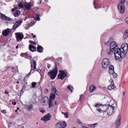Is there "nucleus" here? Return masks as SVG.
Segmentation results:
<instances>
[{
    "mask_svg": "<svg viewBox=\"0 0 128 128\" xmlns=\"http://www.w3.org/2000/svg\"><path fill=\"white\" fill-rule=\"evenodd\" d=\"M121 48L123 51H120L119 53L114 54V58L116 60L126 56L128 58V45L127 44H122L121 45Z\"/></svg>",
    "mask_w": 128,
    "mask_h": 128,
    "instance_id": "1",
    "label": "nucleus"
},
{
    "mask_svg": "<svg viewBox=\"0 0 128 128\" xmlns=\"http://www.w3.org/2000/svg\"><path fill=\"white\" fill-rule=\"evenodd\" d=\"M54 68L52 70H50V72L48 73V75L52 80H54L56 76L58 73V68L57 64L56 62L54 63Z\"/></svg>",
    "mask_w": 128,
    "mask_h": 128,
    "instance_id": "2",
    "label": "nucleus"
},
{
    "mask_svg": "<svg viewBox=\"0 0 128 128\" xmlns=\"http://www.w3.org/2000/svg\"><path fill=\"white\" fill-rule=\"evenodd\" d=\"M118 48V45L115 42H111L110 44V49L107 51L108 54L110 55L112 54L114 50Z\"/></svg>",
    "mask_w": 128,
    "mask_h": 128,
    "instance_id": "3",
    "label": "nucleus"
},
{
    "mask_svg": "<svg viewBox=\"0 0 128 128\" xmlns=\"http://www.w3.org/2000/svg\"><path fill=\"white\" fill-rule=\"evenodd\" d=\"M115 108V107L112 105H110L108 107L105 109L106 113L105 114L106 115L108 114L109 115H110L114 114Z\"/></svg>",
    "mask_w": 128,
    "mask_h": 128,
    "instance_id": "4",
    "label": "nucleus"
},
{
    "mask_svg": "<svg viewBox=\"0 0 128 128\" xmlns=\"http://www.w3.org/2000/svg\"><path fill=\"white\" fill-rule=\"evenodd\" d=\"M109 60L107 58H104L103 59L102 62V65L103 68L106 69L110 64Z\"/></svg>",
    "mask_w": 128,
    "mask_h": 128,
    "instance_id": "5",
    "label": "nucleus"
},
{
    "mask_svg": "<svg viewBox=\"0 0 128 128\" xmlns=\"http://www.w3.org/2000/svg\"><path fill=\"white\" fill-rule=\"evenodd\" d=\"M124 3L120 2L118 5V8L119 12L120 13H124Z\"/></svg>",
    "mask_w": 128,
    "mask_h": 128,
    "instance_id": "6",
    "label": "nucleus"
},
{
    "mask_svg": "<svg viewBox=\"0 0 128 128\" xmlns=\"http://www.w3.org/2000/svg\"><path fill=\"white\" fill-rule=\"evenodd\" d=\"M67 72L66 70H64L63 71L61 74H59L58 76V79H60L61 80H62L66 77L67 75Z\"/></svg>",
    "mask_w": 128,
    "mask_h": 128,
    "instance_id": "7",
    "label": "nucleus"
},
{
    "mask_svg": "<svg viewBox=\"0 0 128 128\" xmlns=\"http://www.w3.org/2000/svg\"><path fill=\"white\" fill-rule=\"evenodd\" d=\"M22 22V20L21 19L17 20L13 26L12 28L16 30L18 26L20 25Z\"/></svg>",
    "mask_w": 128,
    "mask_h": 128,
    "instance_id": "8",
    "label": "nucleus"
},
{
    "mask_svg": "<svg viewBox=\"0 0 128 128\" xmlns=\"http://www.w3.org/2000/svg\"><path fill=\"white\" fill-rule=\"evenodd\" d=\"M51 116L50 113H48L43 117L41 118V120L43 121H46L50 120Z\"/></svg>",
    "mask_w": 128,
    "mask_h": 128,
    "instance_id": "9",
    "label": "nucleus"
},
{
    "mask_svg": "<svg viewBox=\"0 0 128 128\" xmlns=\"http://www.w3.org/2000/svg\"><path fill=\"white\" fill-rule=\"evenodd\" d=\"M17 41H21L24 37L23 35L21 32H16L15 33Z\"/></svg>",
    "mask_w": 128,
    "mask_h": 128,
    "instance_id": "10",
    "label": "nucleus"
},
{
    "mask_svg": "<svg viewBox=\"0 0 128 128\" xmlns=\"http://www.w3.org/2000/svg\"><path fill=\"white\" fill-rule=\"evenodd\" d=\"M10 32V29L8 28L7 29L4 30L2 31V34L4 36H7Z\"/></svg>",
    "mask_w": 128,
    "mask_h": 128,
    "instance_id": "11",
    "label": "nucleus"
},
{
    "mask_svg": "<svg viewBox=\"0 0 128 128\" xmlns=\"http://www.w3.org/2000/svg\"><path fill=\"white\" fill-rule=\"evenodd\" d=\"M101 108H102V109L98 108H97V110L100 113L102 112L104 113V114H104V113H106V110H105H105H104L103 109L104 108H106V106H102Z\"/></svg>",
    "mask_w": 128,
    "mask_h": 128,
    "instance_id": "12",
    "label": "nucleus"
},
{
    "mask_svg": "<svg viewBox=\"0 0 128 128\" xmlns=\"http://www.w3.org/2000/svg\"><path fill=\"white\" fill-rule=\"evenodd\" d=\"M114 82L113 80L111 81L110 85L108 86V89L109 90H112L114 89Z\"/></svg>",
    "mask_w": 128,
    "mask_h": 128,
    "instance_id": "13",
    "label": "nucleus"
},
{
    "mask_svg": "<svg viewBox=\"0 0 128 128\" xmlns=\"http://www.w3.org/2000/svg\"><path fill=\"white\" fill-rule=\"evenodd\" d=\"M29 48L30 50L32 52H34L36 50V48L32 44H29Z\"/></svg>",
    "mask_w": 128,
    "mask_h": 128,
    "instance_id": "14",
    "label": "nucleus"
},
{
    "mask_svg": "<svg viewBox=\"0 0 128 128\" xmlns=\"http://www.w3.org/2000/svg\"><path fill=\"white\" fill-rule=\"evenodd\" d=\"M37 50L39 52H43V48L41 46L38 45L37 48Z\"/></svg>",
    "mask_w": 128,
    "mask_h": 128,
    "instance_id": "15",
    "label": "nucleus"
},
{
    "mask_svg": "<svg viewBox=\"0 0 128 128\" xmlns=\"http://www.w3.org/2000/svg\"><path fill=\"white\" fill-rule=\"evenodd\" d=\"M121 118V116L120 115H118V118L117 120L116 124V126L118 127L121 124L120 123V118Z\"/></svg>",
    "mask_w": 128,
    "mask_h": 128,
    "instance_id": "16",
    "label": "nucleus"
},
{
    "mask_svg": "<svg viewBox=\"0 0 128 128\" xmlns=\"http://www.w3.org/2000/svg\"><path fill=\"white\" fill-rule=\"evenodd\" d=\"M96 87L93 84L91 85L90 87V92H92L96 90Z\"/></svg>",
    "mask_w": 128,
    "mask_h": 128,
    "instance_id": "17",
    "label": "nucleus"
},
{
    "mask_svg": "<svg viewBox=\"0 0 128 128\" xmlns=\"http://www.w3.org/2000/svg\"><path fill=\"white\" fill-rule=\"evenodd\" d=\"M24 6L28 10H30L32 7L31 2H29L28 3L25 4Z\"/></svg>",
    "mask_w": 128,
    "mask_h": 128,
    "instance_id": "18",
    "label": "nucleus"
},
{
    "mask_svg": "<svg viewBox=\"0 0 128 128\" xmlns=\"http://www.w3.org/2000/svg\"><path fill=\"white\" fill-rule=\"evenodd\" d=\"M20 12L19 10H16L14 13V15L15 17H17L20 15Z\"/></svg>",
    "mask_w": 128,
    "mask_h": 128,
    "instance_id": "19",
    "label": "nucleus"
},
{
    "mask_svg": "<svg viewBox=\"0 0 128 128\" xmlns=\"http://www.w3.org/2000/svg\"><path fill=\"white\" fill-rule=\"evenodd\" d=\"M114 51V54H115L119 53H120L119 52H120V51H123V50H122V48H118L115 50Z\"/></svg>",
    "mask_w": 128,
    "mask_h": 128,
    "instance_id": "20",
    "label": "nucleus"
},
{
    "mask_svg": "<svg viewBox=\"0 0 128 128\" xmlns=\"http://www.w3.org/2000/svg\"><path fill=\"white\" fill-rule=\"evenodd\" d=\"M52 92H54L56 94H58V92L56 89V87L54 86H53L51 89Z\"/></svg>",
    "mask_w": 128,
    "mask_h": 128,
    "instance_id": "21",
    "label": "nucleus"
},
{
    "mask_svg": "<svg viewBox=\"0 0 128 128\" xmlns=\"http://www.w3.org/2000/svg\"><path fill=\"white\" fill-rule=\"evenodd\" d=\"M55 97L56 96L55 93H51L50 97L49 100H52V99H54Z\"/></svg>",
    "mask_w": 128,
    "mask_h": 128,
    "instance_id": "22",
    "label": "nucleus"
},
{
    "mask_svg": "<svg viewBox=\"0 0 128 128\" xmlns=\"http://www.w3.org/2000/svg\"><path fill=\"white\" fill-rule=\"evenodd\" d=\"M128 36V30H127L124 33L123 35V39L124 40L126 39Z\"/></svg>",
    "mask_w": 128,
    "mask_h": 128,
    "instance_id": "23",
    "label": "nucleus"
},
{
    "mask_svg": "<svg viewBox=\"0 0 128 128\" xmlns=\"http://www.w3.org/2000/svg\"><path fill=\"white\" fill-rule=\"evenodd\" d=\"M7 16L5 14L0 13V17L2 19V20H5Z\"/></svg>",
    "mask_w": 128,
    "mask_h": 128,
    "instance_id": "24",
    "label": "nucleus"
},
{
    "mask_svg": "<svg viewBox=\"0 0 128 128\" xmlns=\"http://www.w3.org/2000/svg\"><path fill=\"white\" fill-rule=\"evenodd\" d=\"M21 56H22L25 57L26 58H28L29 56L27 52L25 53H22L21 54Z\"/></svg>",
    "mask_w": 128,
    "mask_h": 128,
    "instance_id": "25",
    "label": "nucleus"
},
{
    "mask_svg": "<svg viewBox=\"0 0 128 128\" xmlns=\"http://www.w3.org/2000/svg\"><path fill=\"white\" fill-rule=\"evenodd\" d=\"M61 122H59L56 124L55 125V126L56 128H62Z\"/></svg>",
    "mask_w": 128,
    "mask_h": 128,
    "instance_id": "26",
    "label": "nucleus"
},
{
    "mask_svg": "<svg viewBox=\"0 0 128 128\" xmlns=\"http://www.w3.org/2000/svg\"><path fill=\"white\" fill-rule=\"evenodd\" d=\"M32 61H33L32 64H33V65L34 66L33 70H36V62L34 60H32Z\"/></svg>",
    "mask_w": 128,
    "mask_h": 128,
    "instance_id": "27",
    "label": "nucleus"
},
{
    "mask_svg": "<svg viewBox=\"0 0 128 128\" xmlns=\"http://www.w3.org/2000/svg\"><path fill=\"white\" fill-rule=\"evenodd\" d=\"M61 126L62 128H64L66 126V124L65 121H63V122H61Z\"/></svg>",
    "mask_w": 128,
    "mask_h": 128,
    "instance_id": "28",
    "label": "nucleus"
},
{
    "mask_svg": "<svg viewBox=\"0 0 128 128\" xmlns=\"http://www.w3.org/2000/svg\"><path fill=\"white\" fill-rule=\"evenodd\" d=\"M43 102L44 103H45L46 102H47L48 101V97H45L43 98Z\"/></svg>",
    "mask_w": 128,
    "mask_h": 128,
    "instance_id": "29",
    "label": "nucleus"
},
{
    "mask_svg": "<svg viewBox=\"0 0 128 128\" xmlns=\"http://www.w3.org/2000/svg\"><path fill=\"white\" fill-rule=\"evenodd\" d=\"M49 108H52V100H50L49 101Z\"/></svg>",
    "mask_w": 128,
    "mask_h": 128,
    "instance_id": "30",
    "label": "nucleus"
},
{
    "mask_svg": "<svg viewBox=\"0 0 128 128\" xmlns=\"http://www.w3.org/2000/svg\"><path fill=\"white\" fill-rule=\"evenodd\" d=\"M40 15L39 14H37L36 15V18L37 20L39 21L40 20Z\"/></svg>",
    "mask_w": 128,
    "mask_h": 128,
    "instance_id": "31",
    "label": "nucleus"
},
{
    "mask_svg": "<svg viewBox=\"0 0 128 128\" xmlns=\"http://www.w3.org/2000/svg\"><path fill=\"white\" fill-rule=\"evenodd\" d=\"M68 89H69L70 91L72 92V90L73 89V88L70 86H68L67 87Z\"/></svg>",
    "mask_w": 128,
    "mask_h": 128,
    "instance_id": "32",
    "label": "nucleus"
},
{
    "mask_svg": "<svg viewBox=\"0 0 128 128\" xmlns=\"http://www.w3.org/2000/svg\"><path fill=\"white\" fill-rule=\"evenodd\" d=\"M33 108V106L32 104H31L29 106L28 108V110L30 111Z\"/></svg>",
    "mask_w": 128,
    "mask_h": 128,
    "instance_id": "33",
    "label": "nucleus"
},
{
    "mask_svg": "<svg viewBox=\"0 0 128 128\" xmlns=\"http://www.w3.org/2000/svg\"><path fill=\"white\" fill-rule=\"evenodd\" d=\"M109 70H114V67L112 65H110L109 68Z\"/></svg>",
    "mask_w": 128,
    "mask_h": 128,
    "instance_id": "34",
    "label": "nucleus"
},
{
    "mask_svg": "<svg viewBox=\"0 0 128 128\" xmlns=\"http://www.w3.org/2000/svg\"><path fill=\"white\" fill-rule=\"evenodd\" d=\"M39 111L40 112L42 113V114L44 113L45 112V110L44 108L41 109L40 108Z\"/></svg>",
    "mask_w": 128,
    "mask_h": 128,
    "instance_id": "35",
    "label": "nucleus"
},
{
    "mask_svg": "<svg viewBox=\"0 0 128 128\" xmlns=\"http://www.w3.org/2000/svg\"><path fill=\"white\" fill-rule=\"evenodd\" d=\"M109 72L110 73V74H113L114 72V70H108Z\"/></svg>",
    "mask_w": 128,
    "mask_h": 128,
    "instance_id": "36",
    "label": "nucleus"
},
{
    "mask_svg": "<svg viewBox=\"0 0 128 128\" xmlns=\"http://www.w3.org/2000/svg\"><path fill=\"white\" fill-rule=\"evenodd\" d=\"M18 6L20 8H23V4L21 2H19L18 3Z\"/></svg>",
    "mask_w": 128,
    "mask_h": 128,
    "instance_id": "37",
    "label": "nucleus"
},
{
    "mask_svg": "<svg viewBox=\"0 0 128 128\" xmlns=\"http://www.w3.org/2000/svg\"><path fill=\"white\" fill-rule=\"evenodd\" d=\"M112 74L113 75V77L114 78H116L117 76V74L115 73L114 72L113 74Z\"/></svg>",
    "mask_w": 128,
    "mask_h": 128,
    "instance_id": "38",
    "label": "nucleus"
},
{
    "mask_svg": "<svg viewBox=\"0 0 128 128\" xmlns=\"http://www.w3.org/2000/svg\"><path fill=\"white\" fill-rule=\"evenodd\" d=\"M36 85V83L34 82L32 83V88H34Z\"/></svg>",
    "mask_w": 128,
    "mask_h": 128,
    "instance_id": "39",
    "label": "nucleus"
},
{
    "mask_svg": "<svg viewBox=\"0 0 128 128\" xmlns=\"http://www.w3.org/2000/svg\"><path fill=\"white\" fill-rule=\"evenodd\" d=\"M29 42L31 44H33L34 45H36V43L35 42H34L32 40H30L29 41Z\"/></svg>",
    "mask_w": 128,
    "mask_h": 128,
    "instance_id": "40",
    "label": "nucleus"
},
{
    "mask_svg": "<svg viewBox=\"0 0 128 128\" xmlns=\"http://www.w3.org/2000/svg\"><path fill=\"white\" fill-rule=\"evenodd\" d=\"M5 20L8 21H10L11 20V19L7 16Z\"/></svg>",
    "mask_w": 128,
    "mask_h": 128,
    "instance_id": "41",
    "label": "nucleus"
},
{
    "mask_svg": "<svg viewBox=\"0 0 128 128\" xmlns=\"http://www.w3.org/2000/svg\"><path fill=\"white\" fill-rule=\"evenodd\" d=\"M13 124L11 122H9L8 124V126L9 127L12 126Z\"/></svg>",
    "mask_w": 128,
    "mask_h": 128,
    "instance_id": "42",
    "label": "nucleus"
},
{
    "mask_svg": "<svg viewBox=\"0 0 128 128\" xmlns=\"http://www.w3.org/2000/svg\"><path fill=\"white\" fill-rule=\"evenodd\" d=\"M79 124H82V122L80 121V120H78L76 121Z\"/></svg>",
    "mask_w": 128,
    "mask_h": 128,
    "instance_id": "43",
    "label": "nucleus"
},
{
    "mask_svg": "<svg viewBox=\"0 0 128 128\" xmlns=\"http://www.w3.org/2000/svg\"><path fill=\"white\" fill-rule=\"evenodd\" d=\"M31 70H30V72L28 74L29 75H30V74L31 72V71L32 70V64H31Z\"/></svg>",
    "mask_w": 128,
    "mask_h": 128,
    "instance_id": "44",
    "label": "nucleus"
},
{
    "mask_svg": "<svg viewBox=\"0 0 128 128\" xmlns=\"http://www.w3.org/2000/svg\"><path fill=\"white\" fill-rule=\"evenodd\" d=\"M100 104H96L95 105V107L96 108H98V107H99L100 106Z\"/></svg>",
    "mask_w": 128,
    "mask_h": 128,
    "instance_id": "45",
    "label": "nucleus"
},
{
    "mask_svg": "<svg viewBox=\"0 0 128 128\" xmlns=\"http://www.w3.org/2000/svg\"><path fill=\"white\" fill-rule=\"evenodd\" d=\"M37 71L39 73H40L41 72H42V70L40 69H38L36 70H35L34 71Z\"/></svg>",
    "mask_w": 128,
    "mask_h": 128,
    "instance_id": "46",
    "label": "nucleus"
},
{
    "mask_svg": "<svg viewBox=\"0 0 128 128\" xmlns=\"http://www.w3.org/2000/svg\"><path fill=\"white\" fill-rule=\"evenodd\" d=\"M23 80L24 82L25 83L27 81V79H26V78L25 77L24 78Z\"/></svg>",
    "mask_w": 128,
    "mask_h": 128,
    "instance_id": "47",
    "label": "nucleus"
},
{
    "mask_svg": "<svg viewBox=\"0 0 128 128\" xmlns=\"http://www.w3.org/2000/svg\"><path fill=\"white\" fill-rule=\"evenodd\" d=\"M1 112L2 113H6V111L5 110H1Z\"/></svg>",
    "mask_w": 128,
    "mask_h": 128,
    "instance_id": "48",
    "label": "nucleus"
},
{
    "mask_svg": "<svg viewBox=\"0 0 128 128\" xmlns=\"http://www.w3.org/2000/svg\"><path fill=\"white\" fill-rule=\"evenodd\" d=\"M5 94H9V92L8 91V90H6L5 91Z\"/></svg>",
    "mask_w": 128,
    "mask_h": 128,
    "instance_id": "49",
    "label": "nucleus"
},
{
    "mask_svg": "<svg viewBox=\"0 0 128 128\" xmlns=\"http://www.w3.org/2000/svg\"><path fill=\"white\" fill-rule=\"evenodd\" d=\"M18 128H24V126H23L19 125L18 126Z\"/></svg>",
    "mask_w": 128,
    "mask_h": 128,
    "instance_id": "50",
    "label": "nucleus"
},
{
    "mask_svg": "<svg viewBox=\"0 0 128 128\" xmlns=\"http://www.w3.org/2000/svg\"><path fill=\"white\" fill-rule=\"evenodd\" d=\"M47 67L48 68H50V65L48 63L47 64Z\"/></svg>",
    "mask_w": 128,
    "mask_h": 128,
    "instance_id": "51",
    "label": "nucleus"
},
{
    "mask_svg": "<svg viewBox=\"0 0 128 128\" xmlns=\"http://www.w3.org/2000/svg\"><path fill=\"white\" fill-rule=\"evenodd\" d=\"M126 23L128 24V17H127L126 18Z\"/></svg>",
    "mask_w": 128,
    "mask_h": 128,
    "instance_id": "52",
    "label": "nucleus"
},
{
    "mask_svg": "<svg viewBox=\"0 0 128 128\" xmlns=\"http://www.w3.org/2000/svg\"><path fill=\"white\" fill-rule=\"evenodd\" d=\"M62 113L64 114L65 116H66V118H67L68 117V116H67V113H66L65 112H62Z\"/></svg>",
    "mask_w": 128,
    "mask_h": 128,
    "instance_id": "53",
    "label": "nucleus"
},
{
    "mask_svg": "<svg viewBox=\"0 0 128 128\" xmlns=\"http://www.w3.org/2000/svg\"><path fill=\"white\" fill-rule=\"evenodd\" d=\"M110 42H109L108 41L106 43V45H108V44H109Z\"/></svg>",
    "mask_w": 128,
    "mask_h": 128,
    "instance_id": "54",
    "label": "nucleus"
},
{
    "mask_svg": "<svg viewBox=\"0 0 128 128\" xmlns=\"http://www.w3.org/2000/svg\"><path fill=\"white\" fill-rule=\"evenodd\" d=\"M125 0H121V1L120 2H122V3H124Z\"/></svg>",
    "mask_w": 128,
    "mask_h": 128,
    "instance_id": "55",
    "label": "nucleus"
},
{
    "mask_svg": "<svg viewBox=\"0 0 128 128\" xmlns=\"http://www.w3.org/2000/svg\"><path fill=\"white\" fill-rule=\"evenodd\" d=\"M12 104L14 105H15L16 104V102H12Z\"/></svg>",
    "mask_w": 128,
    "mask_h": 128,
    "instance_id": "56",
    "label": "nucleus"
},
{
    "mask_svg": "<svg viewBox=\"0 0 128 128\" xmlns=\"http://www.w3.org/2000/svg\"><path fill=\"white\" fill-rule=\"evenodd\" d=\"M15 9H15V8H12V11H14L15 10Z\"/></svg>",
    "mask_w": 128,
    "mask_h": 128,
    "instance_id": "57",
    "label": "nucleus"
},
{
    "mask_svg": "<svg viewBox=\"0 0 128 128\" xmlns=\"http://www.w3.org/2000/svg\"><path fill=\"white\" fill-rule=\"evenodd\" d=\"M42 0H40L39 2H38V3L39 4H40L41 3V1H42Z\"/></svg>",
    "mask_w": 128,
    "mask_h": 128,
    "instance_id": "58",
    "label": "nucleus"
},
{
    "mask_svg": "<svg viewBox=\"0 0 128 128\" xmlns=\"http://www.w3.org/2000/svg\"><path fill=\"white\" fill-rule=\"evenodd\" d=\"M28 25H29V27H30V26H32V25L31 24H29Z\"/></svg>",
    "mask_w": 128,
    "mask_h": 128,
    "instance_id": "59",
    "label": "nucleus"
},
{
    "mask_svg": "<svg viewBox=\"0 0 128 128\" xmlns=\"http://www.w3.org/2000/svg\"><path fill=\"white\" fill-rule=\"evenodd\" d=\"M29 27H26L25 28V29L26 30H28L29 29Z\"/></svg>",
    "mask_w": 128,
    "mask_h": 128,
    "instance_id": "60",
    "label": "nucleus"
},
{
    "mask_svg": "<svg viewBox=\"0 0 128 128\" xmlns=\"http://www.w3.org/2000/svg\"><path fill=\"white\" fill-rule=\"evenodd\" d=\"M32 24H34L35 23L34 22H32Z\"/></svg>",
    "mask_w": 128,
    "mask_h": 128,
    "instance_id": "61",
    "label": "nucleus"
},
{
    "mask_svg": "<svg viewBox=\"0 0 128 128\" xmlns=\"http://www.w3.org/2000/svg\"><path fill=\"white\" fill-rule=\"evenodd\" d=\"M18 45H17L16 46V49H17L18 48Z\"/></svg>",
    "mask_w": 128,
    "mask_h": 128,
    "instance_id": "62",
    "label": "nucleus"
},
{
    "mask_svg": "<svg viewBox=\"0 0 128 128\" xmlns=\"http://www.w3.org/2000/svg\"><path fill=\"white\" fill-rule=\"evenodd\" d=\"M36 37V35H33V38H35Z\"/></svg>",
    "mask_w": 128,
    "mask_h": 128,
    "instance_id": "63",
    "label": "nucleus"
},
{
    "mask_svg": "<svg viewBox=\"0 0 128 128\" xmlns=\"http://www.w3.org/2000/svg\"><path fill=\"white\" fill-rule=\"evenodd\" d=\"M96 124H93L92 125H91L92 126L91 127H92V126H94V125H95Z\"/></svg>",
    "mask_w": 128,
    "mask_h": 128,
    "instance_id": "64",
    "label": "nucleus"
}]
</instances>
